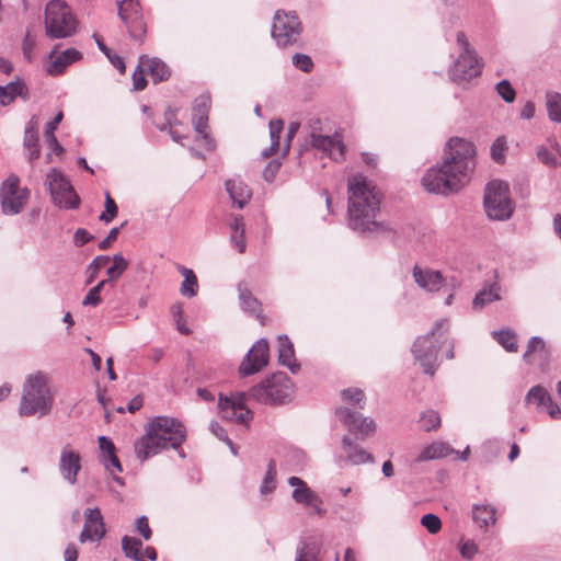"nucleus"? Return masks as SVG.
Segmentation results:
<instances>
[{
    "instance_id": "obj_62",
    "label": "nucleus",
    "mask_w": 561,
    "mask_h": 561,
    "mask_svg": "<svg viewBox=\"0 0 561 561\" xmlns=\"http://www.w3.org/2000/svg\"><path fill=\"white\" fill-rule=\"evenodd\" d=\"M279 168H280V163L279 162H277L275 160L270 161L268 164L265 167V169L263 171V178L267 182H272L275 179V175L278 172Z\"/></svg>"
},
{
    "instance_id": "obj_61",
    "label": "nucleus",
    "mask_w": 561,
    "mask_h": 561,
    "mask_svg": "<svg viewBox=\"0 0 561 561\" xmlns=\"http://www.w3.org/2000/svg\"><path fill=\"white\" fill-rule=\"evenodd\" d=\"M145 67L138 68L133 73V85L134 90L140 91L144 90L147 85V80L145 78Z\"/></svg>"
},
{
    "instance_id": "obj_8",
    "label": "nucleus",
    "mask_w": 561,
    "mask_h": 561,
    "mask_svg": "<svg viewBox=\"0 0 561 561\" xmlns=\"http://www.w3.org/2000/svg\"><path fill=\"white\" fill-rule=\"evenodd\" d=\"M484 210L492 220L504 221L512 217L514 204L510 196L508 184L494 180L486 184L483 197Z\"/></svg>"
},
{
    "instance_id": "obj_42",
    "label": "nucleus",
    "mask_w": 561,
    "mask_h": 561,
    "mask_svg": "<svg viewBox=\"0 0 561 561\" xmlns=\"http://www.w3.org/2000/svg\"><path fill=\"white\" fill-rule=\"evenodd\" d=\"M420 426L425 432L437 430L440 426V416L438 412L434 410H427L422 412L419 419Z\"/></svg>"
},
{
    "instance_id": "obj_32",
    "label": "nucleus",
    "mask_w": 561,
    "mask_h": 561,
    "mask_svg": "<svg viewBox=\"0 0 561 561\" xmlns=\"http://www.w3.org/2000/svg\"><path fill=\"white\" fill-rule=\"evenodd\" d=\"M240 307L244 312L256 317L261 313V302L252 295V293L243 285H238Z\"/></svg>"
},
{
    "instance_id": "obj_1",
    "label": "nucleus",
    "mask_w": 561,
    "mask_h": 561,
    "mask_svg": "<svg viewBox=\"0 0 561 561\" xmlns=\"http://www.w3.org/2000/svg\"><path fill=\"white\" fill-rule=\"evenodd\" d=\"M347 226L363 237L381 236L393 243L401 238H408L405 230L388 221H378L376 216L380 210L381 195L376 186L363 174L348 179Z\"/></svg>"
},
{
    "instance_id": "obj_20",
    "label": "nucleus",
    "mask_w": 561,
    "mask_h": 561,
    "mask_svg": "<svg viewBox=\"0 0 561 561\" xmlns=\"http://www.w3.org/2000/svg\"><path fill=\"white\" fill-rule=\"evenodd\" d=\"M335 415L351 433L360 435V439H364L375 430V422L373 419L363 417L360 413L354 412L348 408L336 409Z\"/></svg>"
},
{
    "instance_id": "obj_26",
    "label": "nucleus",
    "mask_w": 561,
    "mask_h": 561,
    "mask_svg": "<svg viewBox=\"0 0 561 561\" xmlns=\"http://www.w3.org/2000/svg\"><path fill=\"white\" fill-rule=\"evenodd\" d=\"M415 283L427 291H436L443 285V276L439 271L423 270L419 265L413 267Z\"/></svg>"
},
{
    "instance_id": "obj_48",
    "label": "nucleus",
    "mask_w": 561,
    "mask_h": 561,
    "mask_svg": "<svg viewBox=\"0 0 561 561\" xmlns=\"http://www.w3.org/2000/svg\"><path fill=\"white\" fill-rule=\"evenodd\" d=\"M105 211H103L99 219L105 224L111 222L118 213V207L116 205V202L112 198L111 194L108 192H105V202H104Z\"/></svg>"
},
{
    "instance_id": "obj_40",
    "label": "nucleus",
    "mask_w": 561,
    "mask_h": 561,
    "mask_svg": "<svg viewBox=\"0 0 561 561\" xmlns=\"http://www.w3.org/2000/svg\"><path fill=\"white\" fill-rule=\"evenodd\" d=\"M546 106L549 119L561 123V93L554 91L547 92Z\"/></svg>"
},
{
    "instance_id": "obj_58",
    "label": "nucleus",
    "mask_w": 561,
    "mask_h": 561,
    "mask_svg": "<svg viewBox=\"0 0 561 561\" xmlns=\"http://www.w3.org/2000/svg\"><path fill=\"white\" fill-rule=\"evenodd\" d=\"M459 551L462 558L471 560L478 552V546L473 540H467L460 545Z\"/></svg>"
},
{
    "instance_id": "obj_29",
    "label": "nucleus",
    "mask_w": 561,
    "mask_h": 561,
    "mask_svg": "<svg viewBox=\"0 0 561 561\" xmlns=\"http://www.w3.org/2000/svg\"><path fill=\"white\" fill-rule=\"evenodd\" d=\"M278 363L287 367L293 374H297L300 364L295 358V350L291 341L287 335L278 336Z\"/></svg>"
},
{
    "instance_id": "obj_34",
    "label": "nucleus",
    "mask_w": 561,
    "mask_h": 561,
    "mask_svg": "<svg viewBox=\"0 0 561 561\" xmlns=\"http://www.w3.org/2000/svg\"><path fill=\"white\" fill-rule=\"evenodd\" d=\"M500 287L496 283L483 287L481 290H479L472 301L473 308L480 309L484 306L500 300V294H499Z\"/></svg>"
},
{
    "instance_id": "obj_6",
    "label": "nucleus",
    "mask_w": 561,
    "mask_h": 561,
    "mask_svg": "<svg viewBox=\"0 0 561 561\" xmlns=\"http://www.w3.org/2000/svg\"><path fill=\"white\" fill-rule=\"evenodd\" d=\"M294 383L284 371H277L253 386L248 396L267 405L284 404L291 399Z\"/></svg>"
},
{
    "instance_id": "obj_43",
    "label": "nucleus",
    "mask_w": 561,
    "mask_h": 561,
    "mask_svg": "<svg viewBox=\"0 0 561 561\" xmlns=\"http://www.w3.org/2000/svg\"><path fill=\"white\" fill-rule=\"evenodd\" d=\"M276 473L275 461L271 459L267 465L265 477L260 486V492L262 494H268L276 488Z\"/></svg>"
},
{
    "instance_id": "obj_63",
    "label": "nucleus",
    "mask_w": 561,
    "mask_h": 561,
    "mask_svg": "<svg viewBox=\"0 0 561 561\" xmlns=\"http://www.w3.org/2000/svg\"><path fill=\"white\" fill-rule=\"evenodd\" d=\"M546 411L548 415L553 420H560L561 419V408L558 403H556L552 398L550 397V400H548L547 404H545Z\"/></svg>"
},
{
    "instance_id": "obj_2",
    "label": "nucleus",
    "mask_w": 561,
    "mask_h": 561,
    "mask_svg": "<svg viewBox=\"0 0 561 561\" xmlns=\"http://www.w3.org/2000/svg\"><path fill=\"white\" fill-rule=\"evenodd\" d=\"M474 157L472 142L451 137L446 144L442 165L430 168L422 178L424 188L443 195L458 192L470 181L476 167Z\"/></svg>"
},
{
    "instance_id": "obj_21",
    "label": "nucleus",
    "mask_w": 561,
    "mask_h": 561,
    "mask_svg": "<svg viewBox=\"0 0 561 561\" xmlns=\"http://www.w3.org/2000/svg\"><path fill=\"white\" fill-rule=\"evenodd\" d=\"M58 469L65 481L71 485L77 483L81 470V455L70 444L65 445L60 451Z\"/></svg>"
},
{
    "instance_id": "obj_4",
    "label": "nucleus",
    "mask_w": 561,
    "mask_h": 561,
    "mask_svg": "<svg viewBox=\"0 0 561 561\" xmlns=\"http://www.w3.org/2000/svg\"><path fill=\"white\" fill-rule=\"evenodd\" d=\"M449 331V321L440 319L435 322L434 328L425 335L419 336L412 347L411 352L416 362L423 368V373L434 376L439 367L438 353L447 340Z\"/></svg>"
},
{
    "instance_id": "obj_56",
    "label": "nucleus",
    "mask_w": 561,
    "mask_h": 561,
    "mask_svg": "<svg viewBox=\"0 0 561 561\" xmlns=\"http://www.w3.org/2000/svg\"><path fill=\"white\" fill-rule=\"evenodd\" d=\"M537 158L540 162L548 167H556L558 164V160L552 152H550L547 148L540 147L537 151Z\"/></svg>"
},
{
    "instance_id": "obj_13",
    "label": "nucleus",
    "mask_w": 561,
    "mask_h": 561,
    "mask_svg": "<svg viewBox=\"0 0 561 561\" xmlns=\"http://www.w3.org/2000/svg\"><path fill=\"white\" fill-rule=\"evenodd\" d=\"M247 394L238 392L228 397L219 393L218 410L220 416L229 422L248 425L252 420V411L245 405Z\"/></svg>"
},
{
    "instance_id": "obj_25",
    "label": "nucleus",
    "mask_w": 561,
    "mask_h": 561,
    "mask_svg": "<svg viewBox=\"0 0 561 561\" xmlns=\"http://www.w3.org/2000/svg\"><path fill=\"white\" fill-rule=\"evenodd\" d=\"M145 67L154 83L165 81L171 76L169 66L157 57L141 56L138 68Z\"/></svg>"
},
{
    "instance_id": "obj_59",
    "label": "nucleus",
    "mask_w": 561,
    "mask_h": 561,
    "mask_svg": "<svg viewBox=\"0 0 561 561\" xmlns=\"http://www.w3.org/2000/svg\"><path fill=\"white\" fill-rule=\"evenodd\" d=\"M127 224V221L123 222L121 225V227H114L110 230L107 237L105 239H103L100 243H99V249L102 250V251H105L107 250L112 242L115 241L119 234V230L122 227H124L125 225Z\"/></svg>"
},
{
    "instance_id": "obj_27",
    "label": "nucleus",
    "mask_w": 561,
    "mask_h": 561,
    "mask_svg": "<svg viewBox=\"0 0 561 561\" xmlns=\"http://www.w3.org/2000/svg\"><path fill=\"white\" fill-rule=\"evenodd\" d=\"M288 484L294 488L291 496L296 503L311 505L314 502H320V496L299 477H290Z\"/></svg>"
},
{
    "instance_id": "obj_51",
    "label": "nucleus",
    "mask_w": 561,
    "mask_h": 561,
    "mask_svg": "<svg viewBox=\"0 0 561 561\" xmlns=\"http://www.w3.org/2000/svg\"><path fill=\"white\" fill-rule=\"evenodd\" d=\"M505 150H506L505 138L504 137L496 138L490 149L491 158L497 163H503Z\"/></svg>"
},
{
    "instance_id": "obj_41",
    "label": "nucleus",
    "mask_w": 561,
    "mask_h": 561,
    "mask_svg": "<svg viewBox=\"0 0 561 561\" xmlns=\"http://www.w3.org/2000/svg\"><path fill=\"white\" fill-rule=\"evenodd\" d=\"M494 340L507 352L517 351L516 334L511 330H500L492 332Z\"/></svg>"
},
{
    "instance_id": "obj_53",
    "label": "nucleus",
    "mask_w": 561,
    "mask_h": 561,
    "mask_svg": "<svg viewBox=\"0 0 561 561\" xmlns=\"http://www.w3.org/2000/svg\"><path fill=\"white\" fill-rule=\"evenodd\" d=\"M268 126L271 142H273L274 148H279L280 133L283 130L284 123L282 119H275L271 121Z\"/></svg>"
},
{
    "instance_id": "obj_16",
    "label": "nucleus",
    "mask_w": 561,
    "mask_h": 561,
    "mask_svg": "<svg viewBox=\"0 0 561 561\" xmlns=\"http://www.w3.org/2000/svg\"><path fill=\"white\" fill-rule=\"evenodd\" d=\"M551 350L540 336H533L527 343L523 359L528 365H535L542 374L550 370Z\"/></svg>"
},
{
    "instance_id": "obj_22",
    "label": "nucleus",
    "mask_w": 561,
    "mask_h": 561,
    "mask_svg": "<svg viewBox=\"0 0 561 561\" xmlns=\"http://www.w3.org/2000/svg\"><path fill=\"white\" fill-rule=\"evenodd\" d=\"M60 44L55 45L53 50L48 55L50 62L46 68V72L51 77L61 76L66 69L82 59V53L76 48H67L66 50L57 54Z\"/></svg>"
},
{
    "instance_id": "obj_10",
    "label": "nucleus",
    "mask_w": 561,
    "mask_h": 561,
    "mask_svg": "<svg viewBox=\"0 0 561 561\" xmlns=\"http://www.w3.org/2000/svg\"><path fill=\"white\" fill-rule=\"evenodd\" d=\"M302 32L301 22L294 11L277 10L274 14L271 36L277 46L287 47L298 42Z\"/></svg>"
},
{
    "instance_id": "obj_47",
    "label": "nucleus",
    "mask_w": 561,
    "mask_h": 561,
    "mask_svg": "<svg viewBox=\"0 0 561 561\" xmlns=\"http://www.w3.org/2000/svg\"><path fill=\"white\" fill-rule=\"evenodd\" d=\"M108 285V280H101L98 285L92 287L85 297L83 298L82 305L83 306H93L96 307L101 304V290Z\"/></svg>"
},
{
    "instance_id": "obj_11",
    "label": "nucleus",
    "mask_w": 561,
    "mask_h": 561,
    "mask_svg": "<svg viewBox=\"0 0 561 561\" xmlns=\"http://www.w3.org/2000/svg\"><path fill=\"white\" fill-rule=\"evenodd\" d=\"M45 184L48 187L53 203L66 209H76L80 198L67 178L56 168L49 170Z\"/></svg>"
},
{
    "instance_id": "obj_17",
    "label": "nucleus",
    "mask_w": 561,
    "mask_h": 561,
    "mask_svg": "<svg viewBox=\"0 0 561 561\" xmlns=\"http://www.w3.org/2000/svg\"><path fill=\"white\" fill-rule=\"evenodd\" d=\"M268 363V343L265 339H261L254 343L244 356L239 374L241 376H251L260 371Z\"/></svg>"
},
{
    "instance_id": "obj_50",
    "label": "nucleus",
    "mask_w": 561,
    "mask_h": 561,
    "mask_svg": "<svg viewBox=\"0 0 561 561\" xmlns=\"http://www.w3.org/2000/svg\"><path fill=\"white\" fill-rule=\"evenodd\" d=\"M421 525L432 535L437 534L442 529L440 518L433 513H427L422 516Z\"/></svg>"
},
{
    "instance_id": "obj_52",
    "label": "nucleus",
    "mask_w": 561,
    "mask_h": 561,
    "mask_svg": "<svg viewBox=\"0 0 561 561\" xmlns=\"http://www.w3.org/2000/svg\"><path fill=\"white\" fill-rule=\"evenodd\" d=\"M293 65L304 72H310L313 69L311 57L305 54H295L293 56Z\"/></svg>"
},
{
    "instance_id": "obj_57",
    "label": "nucleus",
    "mask_w": 561,
    "mask_h": 561,
    "mask_svg": "<svg viewBox=\"0 0 561 561\" xmlns=\"http://www.w3.org/2000/svg\"><path fill=\"white\" fill-rule=\"evenodd\" d=\"M209 428L218 439L227 443L229 447H232V440L229 438L227 431L218 422H211Z\"/></svg>"
},
{
    "instance_id": "obj_12",
    "label": "nucleus",
    "mask_w": 561,
    "mask_h": 561,
    "mask_svg": "<svg viewBox=\"0 0 561 561\" xmlns=\"http://www.w3.org/2000/svg\"><path fill=\"white\" fill-rule=\"evenodd\" d=\"M118 16L124 22L130 37L139 43L144 42L147 26L138 0L117 1Z\"/></svg>"
},
{
    "instance_id": "obj_18",
    "label": "nucleus",
    "mask_w": 561,
    "mask_h": 561,
    "mask_svg": "<svg viewBox=\"0 0 561 561\" xmlns=\"http://www.w3.org/2000/svg\"><path fill=\"white\" fill-rule=\"evenodd\" d=\"M84 525L79 535V541L85 542H99L106 534L104 519L100 508L89 507L83 513Z\"/></svg>"
},
{
    "instance_id": "obj_39",
    "label": "nucleus",
    "mask_w": 561,
    "mask_h": 561,
    "mask_svg": "<svg viewBox=\"0 0 561 561\" xmlns=\"http://www.w3.org/2000/svg\"><path fill=\"white\" fill-rule=\"evenodd\" d=\"M128 261L121 254L116 253L113 255V264L107 267L106 275L108 285L113 287V283L116 282L127 270Z\"/></svg>"
},
{
    "instance_id": "obj_7",
    "label": "nucleus",
    "mask_w": 561,
    "mask_h": 561,
    "mask_svg": "<svg viewBox=\"0 0 561 561\" xmlns=\"http://www.w3.org/2000/svg\"><path fill=\"white\" fill-rule=\"evenodd\" d=\"M78 21L64 0L49 1L45 9V31L51 39L67 38L77 33Z\"/></svg>"
},
{
    "instance_id": "obj_46",
    "label": "nucleus",
    "mask_w": 561,
    "mask_h": 561,
    "mask_svg": "<svg viewBox=\"0 0 561 561\" xmlns=\"http://www.w3.org/2000/svg\"><path fill=\"white\" fill-rule=\"evenodd\" d=\"M320 548L317 545H308L301 542L297 548V556L295 561H319Z\"/></svg>"
},
{
    "instance_id": "obj_14",
    "label": "nucleus",
    "mask_w": 561,
    "mask_h": 561,
    "mask_svg": "<svg viewBox=\"0 0 561 561\" xmlns=\"http://www.w3.org/2000/svg\"><path fill=\"white\" fill-rule=\"evenodd\" d=\"M0 201L5 215H16L23 209L27 201V192L20 190V179L16 175H9L2 183Z\"/></svg>"
},
{
    "instance_id": "obj_36",
    "label": "nucleus",
    "mask_w": 561,
    "mask_h": 561,
    "mask_svg": "<svg viewBox=\"0 0 561 561\" xmlns=\"http://www.w3.org/2000/svg\"><path fill=\"white\" fill-rule=\"evenodd\" d=\"M454 450L445 443H433L426 446L417 457V460L425 461L447 457Z\"/></svg>"
},
{
    "instance_id": "obj_24",
    "label": "nucleus",
    "mask_w": 561,
    "mask_h": 561,
    "mask_svg": "<svg viewBox=\"0 0 561 561\" xmlns=\"http://www.w3.org/2000/svg\"><path fill=\"white\" fill-rule=\"evenodd\" d=\"M16 98H22L24 101L30 99L28 88L23 80L16 79L0 85V104L8 106L15 101Z\"/></svg>"
},
{
    "instance_id": "obj_37",
    "label": "nucleus",
    "mask_w": 561,
    "mask_h": 561,
    "mask_svg": "<svg viewBox=\"0 0 561 561\" xmlns=\"http://www.w3.org/2000/svg\"><path fill=\"white\" fill-rule=\"evenodd\" d=\"M142 542L140 539L130 536L122 538V549L125 556L134 561H146L141 553Z\"/></svg>"
},
{
    "instance_id": "obj_38",
    "label": "nucleus",
    "mask_w": 561,
    "mask_h": 561,
    "mask_svg": "<svg viewBox=\"0 0 561 561\" xmlns=\"http://www.w3.org/2000/svg\"><path fill=\"white\" fill-rule=\"evenodd\" d=\"M550 397L545 387L536 385L528 390L525 397V404H535L538 410H541L545 404H547L548 400H550Z\"/></svg>"
},
{
    "instance_id": "obj_30",
    "label": "nucleus",
    "mask_w": 561,
    "mask_h": 561,
    "mask_svg": "<svg viewBox=\"0 0 561 561\" xmlns=\"http://www.w3.org/2000/svg\"><path fill=\"white\" fill-rule=\"evenodd\" d=\"M342 447L346 451L347 460L353 465H362L374 461L373 455L358 445L354 444L348 436H344L342 438Z\"/></svg>"
},
{
    "instance_id": "obj_9",
    "label": "nucleus",
    "mask_w": 561,
    "mask_h": 561,
    "mask_svg": "<svg viewBox=\"0 0 561 561\" xmlns=\"http://www.w3.org/2000/svg\"><path fill=\"white\" fill-rule=\"evenodd\" d=\"M457 44L461 53L450 67L449 76L454 82L465 84L472 78L481 75L482 65L477 54L470 49V45L463 32L457 33Z\"/></svg>"
},
{
    "instance_id": "obj_33",
    "label": "nucleus",
    "mask_w": 561,
    "mask_h": 561,
    "mask_svg": "<svg viewBox=\"0 0 561 561\" xmlns=\"http://www.w3.org/2000/svg\"><path fill=\"white\" fill-rule=\"evenodd\" d=\"M23 145L27 150V160L28 162H33L37 160L41 156V149L38 145V136L35 128L30 124L26 125L24 130V139Z\"/></svg>"
},
{
    "instance_id": "obj_35",
    "label": "nucleus",
    "mask_w": 561,
    "mask_h": 561,
    "mask_svg": "<svg viewBox=\"0 0 561 561\" xmlns=\"http://www.w3.org/2000/svg\"><path fill=\"white\" fill-rule=\"evenodd\" d=\"M179 272L184 277V280L182 282L180 287L181 295L187 298L195 297L198 290V280L195 273L192 270L184 266H180Z\"/></svg>"
},
{
    "instance_id": "obj_31",
    "label": "nucleus",
    "mask_w": 561,
    "mask_h": 561,
    "mask_svg": "<svg viewBox=\"0 0 561 561\" xmlns=\"http://www.w3.org/2000/svg\"><path fill=\"white\" fill-rule=\"evenodd\" d=\"M472 519L483 529H488L490 525L495 524V508L488 504H474L472 506Z\"/></svg>"
},
{
    "instance_id": "obj_5",
    "label": "nucleus",
    "mask_w": 561,
    "mask_h": 561,
    "mask_svg": "<svg viewBox=\"0 0 561 561\" xmlns=\"http://www.w3.org/2000/svg\"><path fill=\"white\" fill-rule=\"evenodd\" d=\"M53 407V397L47 383V378L42 371L28 375L20 402L19 413L21 416L48 414Z\"/></svg>"
},
{
    "instance_id": "obj_60",
    "label": "nucleus",
    "mask_w": 561,
    "mask_h": 561,
    "mask_svg": "<svg viewBox=\"0 0 561 561\" xmlns=\"http://www.w3.org/2000/svg\"><path fill=\"white\" fill-rule=\"evenodd\" d=\"M94 236H92L88 230L83 228H78L73 236V243L76 247H82L88 242L92 241Z\"/></svg>"
},
{
    "instance_id": "obj_45",
    "label": "nucleus",
    "mask_w": 561,
    "mask_h": 561,
    "mask_svg": "<svg viewBox=\"0 0 561 561\" xmlns=\"http://www.w3.org/2000/svg\"><path fill=\"white\" fill-rule=\"evenodd\" d=\"M341 394H342V399L345 402H348L352 405H356L359 409H363L365 407L366 396L362 389L347 388V389H344L341 392Z\"/></svg>"
},
{
    "instance_id": "obj_55",
    "label": "nucleus",
    "mask_w": 561,
    "mask_h": 561,
    "mask_svg": "<svg viewBox=\"0 0 561 561\" xmlns=\"http://www.w3.org/2000/svg\"><path fill=\"white\" fill-rule=\"evenodd\" d=\"M35 46V38L30 34V32H27L22 43L23 56L27 61H32Z\"/></svg>"
},
{
    "instance_id": "obj_3",
    "label": "nucleus",
    "mask_w": 561,
    "mask_h": 561,
    "mask_svg": "<svg viewBox=\"0 0 561 561\" xmlns=\"http://www.w3.org/2000/svg\"><path fill=\"white\" fill-rule=\"evenodd\" d=\"M186 439V428L179 420L159 415L146 427V433L134 444L137 459L145 461L163 449L178 450Z\"/></svg>"
},
{
    "instance_id": "obj_54",
    "label": "nucleus",
    "mask_w": 561,
    "mask_h": 561,
    "mask_svg": "<svg viewBox=\"0 0 561 561\" xmlns=\"http://www.w3.org/2000/svg\"><path fill=\"white\" fill-rule=\"evenodd\" d=\"M136 530L139 535L145 539L149 540L152 536V530L149 526L148 517L142 515L136 519L135 523Z\"/></svg>"
},
{
    "instance_id": "obj_15",
    "label": "nucleus",
    "mask_w": 561,
    "mask_h": 561,
    "mask_svg": "<svg viewBox=\"0 0 561 561\" xmlns=\"http://www.w3.org/2000/svg\"><path fill=\"white\" fill-rule=\"evenodd\" d=\"M211 105L209 94L198 95L192 106V124L198 138L203 140L204 147L211 151L215 149V140L206 133L208 126V114Z\"/></svg>"
},
{
    "instance_id": "obj_23",
    "label": "nucleus",
    "mask_w": 561,
    "mask_h": 561,
    "mask_svg": "<svg viewBox=\"0 0 561 561\" xmlns=\"http://www.w3.org/2000/svg\"><path fill=\"white\" fill-rule=\"evenodd\" d=\"M99 448L101 451L100 461L104 468L112 474L113 480L119 485H124L123 478L115 476V472H123L122 463L116 455V447L107 436L99 437Z\"/></svg>"
},
{
    "instance_id": "obj_64",
    "label": "nucleus",
    "mask_w": 561,
    "mask_h": 561,
    "mask_svg": "<svg viewBox=\"0 0 561 561\" xmlns=\"http://www.w3.org/2000/svg\"><path fill=\"white\" fill-rule=\"evenodd\" d=\"M230 240L239 253H243L245 251L247 244L244 240V233H231Z\"/></svg>"
},
{
    "instance_id": "obj_44",
    "label": "nucleus",
    "mask_w": 561,
    "mask_h": 561,
    "mask_svg": "<svg viewBox=\"0 0 561 561\" xmlns=\"http://www.w3.org/2000/svg\"><path fill=\"white\" fill-rule=\"evenodd\" d=\"M110 261H111V257L108 255H98V256H95L92 260V262L87 267V273H88L87 284L93 283L94 279L96 278L99 272L103 267L107 266Z\"/></svg>"
},
{
    "instance_id": "obj_49",
    "label": "nucleus",
    "mask_w": 561,
    "mask_h": 561,
    "mask_svg": "<svg viewBox=\"0 0 561 561\" xmlns=\"http://www.w3.org/2000/svg\"><path fill=\"white\" fill-rule=\"evenodd\" d=\"M495 90L504 102L513 103L515 101L516 91L508 80L504 79L497 82Z\"/></svg>"
},
{
    "instance_id": "obj_19",
    "label": "nucleus",
    "mask_w": 561,
    "mask_h": 561,
    "mask_svg": "<svg viewBox=\"0 0 561 561\" xmlns=\"http://www.w3.org/2000/svg\"><path fill=\"white\" fill-rule=\"evenodd\" d=\"M310 145L313 149L323 152L334 161H342L345 156V146L340 134L333 136L317 134L314 130L310 134Z\"/></svg>"
},
{
    "instance_id": "obj_28",
    "label": "nucleus",
    "mask_w": 561,
    "mask_h": 561,
    "mask_svg": "<svg viewBox=\"0 0 561 561\" xmlns=\"http://www.w3.org/2000/svg\"><path fill=\"white\" fill-rule=\"evenodd\" d=\"M226 191L231 202L242 209L252 196L249 186L239 179H230L225 182Z\"/></svg>"
}]
</instances>
